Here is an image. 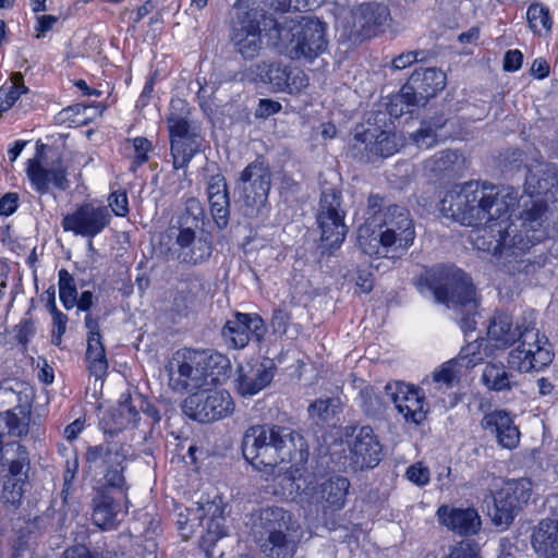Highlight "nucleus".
Listing matches in <instances>:
<instances>
[{
	"instance_id": "nucleus-1",
	"label": "nucleus",
	"mask_w": 558,
	"mask_h": 558,
	"mask_svg": "<svg viewBox=\"0 0 558 558\" xmlns=\"http://www.w3.org/2000/svg\"><path fill=\"white\" fill-rule=\"evenodd\" d=\"M242 453L255 469L274 470L282 462L303 465L308 458V447L300 433L284 426L263 424L245 430Z\"/></svg>"
},
{
	"instance_id": "nucleus-2",
	"label": "nucleus",
	"mask_w": 558,
	"mask_h": 558,
	"mask_svg": "<svg viewBox=\"0 0 558 558\" xmlns=\"http://www.w3.org/2000/svg\"><path fill=\"white\" fill-rule=\"evenodd\" d=\"M414 284L421 294H430L436 303L459 312L460 326L465 333L475 329L478 300L466 272L454 266L437 265L425 269Z\"/></svg>"
},
{
	"instance_id": "nucleus-3",
	"label": "nucleus",
	"mask_w": 558,
	"mask_h": 558,
	"mask_svg": "<svg viewBox=\"0 0 558 558\" xmlns=\"http://www.w3.org/2000/svg\"><path fill=\"white\" fill-rule=\"evenodd\" d=\"M264 17V26H271L269 37L280 53L292 60H314L328 47L326 22L314 15L300 19L283 17L281 21Z\"/></svg>"
},
{
	"instance_id": "nucleus-4",
	"label": "nucleus",
	"mask_w": 558,
	"mask_h": 558,
	"mask_svg": "<svg viewBox=\"0 0 558 558\" xmlns=\"http://www.w3.org/2000/svg\"><path fill=\"white\" fill-rule=\"evenodd\" d=\"M230 367L229 359L219 352L183 348L166 365L168 385L175 392L198 390L217 385Z\"/></svg>"
},
{
	"instance_id": "nucleus-5",
	"label": "nucleus",
	"mask_w": 558,
	"mask_h": 558,
	"mask_svg": "<svg viewBox=\"0 0 558 558\" xmlns=\"http://www.w3.org/2000/svg\"><path fill=\"white\" fill-rule=\"evenodd\" d=\"M205 211L197 198L191 197L185 209L169 227L170 238L177 245V258L180 263L196 266L207 260L213 253V243L204 234Z\"/></svg>"
},
{
	"instance_id": "nucleus-6",
	"label": "nucleus",
	"mask_w": 558,
	"mask_h": 558,
	"mask_svg": "<svg viewBox=\"0 0 558 558\" xmlns=\"http://www.w3.org/2000/svg\"><path fill=\"white\" fill-rule=\"evenodd\" d=\"M126 454L125 444L109 436L105 441L87 448L85 461L89 472L102 476L100 485L119 488L128 485L123 474Z\"/></svg>"
},
{
	"instance_id": "nucleus-7",
	"label": "nucleus",
	"mask_w": 558,
	"mask_h": 558,
	"mask_svg": "<svg viewBox=\"0 0 558 558\" xmlns=\"http://www.w3.org/2000/svg\"><path fill=\"white\" fill-rule=\"evenodd\" d=\"M526 229L521 223L497 221V234L501 241L504 254L502 266L509 274L527 272L531 266L529 259L523 258L524 254L536 243L546 239V232L541 230Z\"/></svg>"
},
{
	"instance_id": "nucleus-8",
	"label": "nucleus",
	"mask_w": 558,
	"mask_h": 558,
	"mask_svg": "<svg viewBox=\"0 0 558 558\" xmlns=\"http://www.w3.org/2000/svg\"><path fill=\"white\" fill-rule=\"evenodd\" d=\"M270 186L271 172L264 161L255 160L244 168L235 191L245 217L258 218L265 214Z\"/></svg>"
},
{
	"instance_id": "nucleus-9",
	"label": "nucleus",
	"mask_w": 558,
	"mask_h": 558,
	"mask_svg": "<svg viewBox=\"0 0 558 558\" xmlns=\"http://www.w3.org/2000/svg\"><path fill=\"white\" fill-rule=\"evenodd\" d=\"M344 218L345 210L342 207L341 191L335 187H324L316 213L323 247L338 248L344 241L348 232Z\"/></svg>"
},
{
	"instance_id": "nucleus-10",
	"label": "nucleus",
	"mask_w": 558,
	"mask_h": 558,
	"mask_svg": "<svg viewBox=\"0 0 558 558\" xmlns=\"http://www.w3.org/2000/svg\"><path fill=\"white\" fill-rule=\"evenodd\" d=\"M379 242L384 248H392V254L412 245L415 230L410 213L405 207L389 205L378 220Z\"/></svg>"
},
{
	"instance_id": "nucleus-11",
	"label": "nucleus",
	"mask_w": 558,
	"mask_h": 558,
	"mask_svg": "<svg viewBox=\"0 0 558 558\" xmlns=\"http://www.w3.org/2000/svg\"><path fill=\"white\" fill-rule=\"evenodd\" d=\"M398 149L396 133L377 126L356 132L349 143L350 156L364 163L392 156Z\"/></svg>"
},
{
	"instance_id": "nucleus-12",
	"label": "nucleus",
	"mask_w": 558,
	"mask_h": 558,
	"mask_svg": "<svg viewBox=\"0 0 558 558\" xmlns=\"http://www.w3.org/2000/svg\"><path fill=\"white\" fill-rule=\"evenodd\" d=\"M532 493V482L527 478L507 482L493 495V508L488 509L493 523L509 526Z\"/></svg>"
},
{
	"instance_id": "nucleus-13",
	"label": "nucleus",
	"mask_w": 558,
	"mask_h": 558,
	"mask_svg": "<svg viewBox=\"0 0 558 558\" xmlns=\"http://www.w3.org/2000/svg\"><path fill=\"white\" fill-rule=\"evenodd\" d=\"M182 411L199 423H211L231 415L234 402L226 390L195 392L184 399Z\"/></svg>"
},
{
	"instance_id": "nucleus-14",
	"label": "nucleus",
	"mask_w": 558,
	"mask_h": 558,
	"mask_svg": "<svg viewBox=\"0 0 558 558\" xmlns=\"http://www.w3.org/2000/svg\"><path fill=\"white\" fill-rule=\"evenodd\" d=\"M128 485L112 488L99 485L93 498V522L102 530L114 529L126 513Z\"/></svg>"
},
{
	"instance_id": "nucleus-15",
	"label": "nucleus",
	"mask_w": 558,
	"mask_h": 558,
	"mask_svg": "<svg viewBox=\"0 0 558 558\" xmlns=\"http://www.w3.org/2000/svg\"><path fill=\"white\" fill-rule=\"evenodd\" d=\"M446 86V74L436 68L416 69L402 86L399 99L408 106H425Z\"/></svg>"
},
{
	"instance_id": "nucleus-16",
	"label": "nucleus",
	"mask_w": 558,
	"mask_h": 558,
	"mask_svg": "<svg viewBox=\"0 0 558 558\" xmlns=\"http://www.w3.org/2000/svg\"><path fill=\"white\" fill-rule=\"evenodd\" d=\"M260 14L256 10H236L231 25V43L235 50L247 60L256 58L263 47L259 27Z\"/></svg>"
},
{
	"instance_id": "nucleus-17",
	"label": "nucleus",
	"mask_w": 558,
	"mask_h": 558,
	"mask_svg": "<svg viewBox=\"0 0 558 558\" xmlns=\"http://www.w3.org/2000/svg\"><path fill=\"white\" fill-rule=\"evenodd\" d=\"M480 195L483 199L470 204L465 214L472 217L463 220V226L480 227L490 221L499 220L517 203V196L511 193L500 195L494 186L480 185Z\"/></svg>"
},
{
	"instance_id": "nucleus-18",
	"label": "nucleus",
	"mask_w": 558,
	"mask_h": 558,
	"mask_svg": "<svg viewBox=\"0 0 558 558\" xmlns=\"http://www.w3.org/2000/svg\"><path fill=\"white\" fill-rule=\"evenodd\" d=\"M351 15L352 24L347 34L354 43L378 35L390 20L389 8L378 2L362 3L351 12Z\"/></svg>"
},
{
	"instance_id": "nucleus-19",
	"label": "nucleus",
	"mask_w": 558,
	"mask_h": 558,
	"mask_svg": "<svg viewBox=\"0 0 558 558\" xmlns=\"http://www.w3.org/2000/svg\"><path fill=\"white\" fill-rule=\"evenodd\" d=\"M546 502L550 517L532 529L531 547L538 558H558V494L548 496Z\"/></svg>"
},
{
	"instance_id": "nucleus-20",
	"label": "nucleus",
	"mask_w": 558,
	"mask_h": 558,
	"mask_svg": "<svg viewBox=\"0 0 558 558\" xmlns=\"http://www.w3.org/2000/svg\"><path fill=\"white\" fill-rule=\"evenodd\" d=\"M111 214L106 206L83 204L74 213L62 218L64 231H72L76 235L93 239L109 226Z\"/></svg>"
},
{
	"instance_id": "nucleus-21",
	"label": "nucleus",
	"mask_w": 558,
	"mask_h": 558,
	"mask_svg": "<svg viewBox=\"0 0 558 558\" xmlns=\"http://www.w3.org/2000/svg\"><path fill=\"white\" fill-rule=\"evenodd\" d=\"M385 393L405 422L417 425L426 418L425 397L417 388L400 381L388 383L385 386Z\"/></svg>"
},
{
	"instance_id": "nucleus-22",
	"label": "nucleus",
	"mask_w": 558,
	"mask_h": 558,
	"mask_svg": "<svg viewBox=\"0 0 558 558\" xmlns=\"http://www.w3.org/2000/svg\"><path fill=\"white\" fill-rule=\"evenodd\" d=\"M292 514L282 507L271 506L252 514V533L257 543L295 530Z\"/></svg>"
},
{
	"instance_id": "nucleus-23",
	"label": "nucleus",
	"mask_w": 558,
	"mask_h": 558,
	"mask_svg": "<svg viewBox=\"0 0 558 558\" xmlns=\"http://www.w3.org/2000/svg\"><path fill=\"white\" fill-rule=\"evenodd\" d=\"M478 193V182L470 181L462 185H454L441 198L439 209L444 216L462 225L463 220L471 217L465 214L470 204L483 199V196Z\"/></svg>"
},
{
	"instance_id": "nucleus-24",
	"label": "nucleus",
	"mask_w": 558,
	"mask_h": 558,
	"mask_svg": "<svg viewBox=\"0 0 558 558\" xmlns=\"http://www.w3.org/2000/svg\"><path fill=\"white\" fill-rule=\"evenodd\" d=\"M353 440L350 444V452L355 465L363 470L376 466L383 458V446L371 426L360 428L350 427Z\"/></svg>"
},
{
	"instance_id": "nucleus-25",
	"label": "nucleus",
	"mask_w": 558,
	"mask_h": 558,
	"mask_svg": "<svg viewBox=\"0 0 558 558\" xmlns=\"http://www.w3.org/2000/svg\"><path fill=\"white\" fill-rule=\"evenodd\" d=\"M524 190L530 196L545 195L558 199V168L543 160H534L527 167Z\"/></svg>"
},
{
	"instance_id": "nucleus-26",
	"label": "nucleus",
	"mask_w": 558,
	"mask_h": 558,
	"mask_svg": "<svg viewBox=\"0 0 558 558\" xmlns=\"http://www.w3.org/2000/svg\"><path fill=\"white\" fill-rule=\"evenodd\" d=\"M481 427L496 438L497 444L506 449H514L520 444L521 433L513 415L507 410H494L481 420Z\"/></svg>"
},
{
	"instance_id": "nucleus-27",
	"label": "nucleus",
	"mask_w": 558,
	"mask_h": 558,
	"mask_svg": "<svg viewBox=\"0 0 558 558\" xmlns=\"http://www.w3.org/2000/svg\"><path fill=\"white\" fill-rule=\"evenodd\" d=\"M276 365L272 360L238 367L236 390L243 397H252L266 388L274 379Z\"/></svg>"
},
{
	"instance_id": "nucleus-28",
	"label": "nucleus",
	"mask_w": 558,
	"mask_h": 558,
	"mask_svg": "<svg viewBox=\"0 0 558 558\" xmlns=\"http://www.w3.org/2000/svg\"><path fill=\"white\" fill-rule=\"evenodd\" d=\"M439 521L460 535H475L482 526V520L474 508H450L440 506L437 511Z\"/></svg>"
},
{
	"instance_id": "nucleus-29",
	"label": "nucleus",
	"mask_w": 558,
	"mask_h": 558,
	"mask_svg": "<svg viewBox=\"0 0 558 558\" xmlns=\"http://www.w3.org/2000/svg\"><path fill=\"white\" fill-rule=\"evenodd\" d=\"M138 418L140 413L133 404L131 397L122 396V400L104 415L100 424L105 434L114 437V434L130 426H135Z\"/></svg>"
},
{
	"instance_id": "nucleus-30",
	"label": "nucleus",
	"mask_w": 558,
	"mask_h": 558,
	"mask_svg": "<svg viewBox=\"0 0 558 558\" xmlns=\"http://www.w3.org/2000/svg\"><path fill=\"white\" fill-rule=\"evenodd\" d=\"M27 175L36 191L40 194L48 192L50 183L61 191H64L69 187L66 170L60 161L58 165L47 169L43 167L37 160H29L27 167Z\"/></svg>"
},
{
	"instance_id": "nucleus-31",
	"label": "nucleus",
	"mask_w": 558,
	"mask_h": 558,
	"mask_svg": "<svg viewBox=\"0 0 558 558\" xmlns=\"http://www.w3.org/2000/svg\"><path fill=\"white\" fill-rule=\"evenodd\" d=\"M482 384L492 391H511L519 386V375L502 362H489L482 372Z\"/></svg>"
},
{
	"instance_id": "nucleus-32",
	"label": "nucleus",
	"mask_w": 558,
	"mask_h": 558,
	"mask_svg": "<svg viewBox=\"0 0 558 558\" xmlns=\"http://www.w3.org/2000/svg\"><path fill=\"white\" fill-rule=\"evenodd\" d=\"M553 357V351L536 350V356H533L531 349L524 350L518 345L509 352L507 363L509 368L520 376L522 373L544 368L551 363Z\"/></svg>"
},
{
	"instance_id": "nucleus-33",
	"label": "nucleus",
	"mask_w": 558,
	"mask_h": 558,
	"mask_svg": "<svg viewBox=\"0 0 558 558\" xmlns=\"http://www.w3.org/2000/svg\"><path fill=\"white\" fill-rule=\"evenodd\" d=\"M350 482L343 476H331L319 485L318 498L326 513L341 510L347 500Z\"/></svg>"
},
{
	"instance_id": "nucleus-34",
	"label": "nucleus",
	"mask_w": 558,
	"mask_h": 558,
	"mask_svg": "<svg viewBox=\"0 0 558 558\" xmlns=\"http://www.w3.org/2000/svg\"><path fill=\"white\" fill-rule=\"evenodd\" d=\"M524 326L513 327L512 317L506 313H496L488 325L487 335L496 348L512 345L519 338Z\"/></svg>"
},
{
	"instance_id": "nucleus-35",
	"label": "nucleus",
	"mask_w": 558,
	"mask_h": 558,
	"mask_svg": "<svg viewBox=\"0 0 558 558\" xmlns=\"http://www.w3.org/2000/svg\"><path fill=\"white\" fill-rule=\"evenodd\" d=\"M3 436L0 441V475L9 473L11 475H24L29 470L28 452L24 446L19 442H9L2 446Z\"/></svg>"
},
{
	"instance_id": "nucleus-36",
	"label": "nucleus",
	"mask_w": 558,
	"mask_h": 558,
	"mask_svg": "<svg viewBox=\"0 0 558 558\" xmlns=\"http://www.w3.org/2000/svg\"><path fill=\"white\" fill-rule=\"evenodd\" d=\"M287 65L280 62H259L247 70V76L254 82H260L271 85L276 90L282 92L287 89V81L284 73Z\"/></svg>"
},
{
	"instance_id": "nucleus-37",
	"label": "nucleus",
	"mask_w": 558,
	"mask_h": 558,
	"mask_svg": "<svg viewBox=\"0 0 558 558\" xmlns=\"http://www.w3.org/2000/svg\"><path fill=\"white\" fill-rule=\"evenodd\" d=\"M267 558H302L298 556V542L290 532L257 543Z\"/></svg>"
},
{
	"instance_id": "nucleus-38",
	"label": "nucleus",
	"mask_w": 558,
	"mask_h": 558,
	"mask_svg": "<svg viewBox=\"0 0 558 558\" xmlns=\"http://www.w3.org/2000/svg\"><path fill=\"white\" fill-rule=\"evenodd\" d=\"M195 519L199 520L201 524H205L208 532L215 533L217 537L226 534L220 524V521L223 520V507L220 498L199 505L195 512Z\"/></svg>"
},
{
	"instance_id": "nucleus-39",
	"label": "nucleus",
	"mask_w": 558,
	"mask_h": 558,
	"mask_svg": "<svg viewBox=\"0 0 558 558\" xmlns=\"http://www.w3.org/2000/svg\"><path fill=\"white\" fill-rule=\"evenodd\" d=\"M202 138L195 133L184 138H175L171 142V156L174 169L185 167L193 156L201 149Z\"/></svg>"
},
{
	"instance_id": "nucleus-40",
	"label": "nucleus",
	"mask_w": 558,
	"mask_h": 558,
	"mask_svg": "<svg viewBox=\"0 0 558 558\" xmlns=\"http://www.w3.org/2000/svg\"><path fill=\"white\" fill-rule=\"evenodd\" d=\"M86 361L90 375L96 379H101L107 374L108 361L101 337L88 336Z\"/></svg>"
},
{
	"instance_id": "nucleus-41",
	"label": "nucleus",
	"mask_w": 558,
	"mask_h": 558,
	"mask_svg": "<svg viewBox=\"0 0 558 558\" xmlns=\"http://www.w3.org/2000/svg\"><path fill=\"white\" fill-rule=\"evenodd\" d=\"M4 481L0 485V501L8 506H17L25 493L27 485L28 473L24 475H11L9 473H2Z\"/></svg>"
},
{
	"instance_id": "nucleus-42",
	"label": "nucleus",
	"mask_w": 558,
	"mask_h": 558,
	"mask_svg": "<svg viewBox=\"0 0 558 558\" xmlns=\"http://www.w3.org/2000/svg\"><path fill=\"white\" fill-rule=\"evenodd\" d=\"M222 336L228 344L234 349L244 348L251 340L241 313L235 314L234 320H229L222 328Z\"/></svg>"
},
{
	"instance_id": "nucleus-43",
	"label": "nucleus",
	"mask_w": 558,
	"mask_h": 558,
	"mask_svg": "<svg viewBox=\"0 0 558 558\" xmlns=\"http://www.w3.org/2000/svg\"><path fill=\"white\" fill-rule=\"evenodd\" d=\"M481 230V234L474 240V245L477 250L490 253L504 260V254L501 248V241L497 234V221L490 226H486Z\"/></svg>"
},
{
	"instance_id": "nucleus-44",
	"label": "nucleus",
	"mask_w": 558,
	"mask_h": 558,
	"mask_svg": "<svg viewBox=\"0 0 558 558\" xmlns=\"http://www.w3.org/2000/svg\"><path fill=\"white\" fill-rule=\"evenodd\" d=\"M460 364L457 360H450L444 363L432 375V380H424V385L436 384L439 388H452L460 378Z\"/></svg>"
},
{
	"instance_id": "nucleus-45",
	"label": "nucleus",
	"mask_w": 558,
	"mask_h": 558,
	"mask_svg": "<svg viewBox=\"0 0 558 558\" xmlns=\"http://www.w3.org/2000/svg\"><path fill=\"white\" fill-rule=\"evenodd\" d=\"M517 341L524 350L531 349L533 356H536V350L551 351L547 337L541 335L539 330L531 324L523 327Z\"/></svg>"
},
{
	"instance_id": "nucleus-46",
	"label": "nucleus",
	"mask_w": 558,
	"mask_h": 558,
	"mask_svg": "<svg viewBox=\"0 0 558 558\" xmlns=\"http://www.w3.org/2000/svg\"><path fill=\"white\" fill-rule=\"evenodd\" d=\"M546 211L547 206L544 202H532L531 206L522 213L520 223L522 227L531 229L530 232H533V230H541L542 232H546L544 227Z\"/></svg>"
},
{
	"instance_id": "nucleus-47",
	"label": "nucleus",
	"mask_w": 558,
	"mask_h": 558,
	"mask_svg": "<svg viewBox=\"0 0 558 558\" xmlns=\"http://www.w3.org/2000/svg\"><path fill=\"white\" fill-rule=\"evenodd\" d=\"M340 400L338 398L317 399L308 407V414L317 423L330 421L340 411Z\"/></svg>"
},
{
	"instance_id": "nucleus-48",
	"label": "nucleus",
	"mask_w": 558,
	"mask_h": 558,
	"mask_svg": "<svg viewBox=\"0 0 558 558\" xmlns=\"http://www.w3.org/2000/svg\"><path fill=\"white\" fill-rule=\"evenodd\" d=\"M210 213L218 229H223L229 223L230 198L228 190L208 198Z\"/></svg>"
},
{
	"instance_id": "nucleus-49",
	"label": "nucleus",
	"mask_w": 558,
	"mask_h": 558,
	"mask_svg": "<svg viewBox=\"0 0 558 558\" xmlns=\"http://www.w3.org/2000/svg\"><path fill=\"white\" fill-rule=\"evenodd\" d=\"M360 400L363 411L369 416H379L385 412L386 402L372 386L361 389Z\"/></svg>"
},
{
	"instance_id": "nucleus-50",
	"label": "nucleus",
	"mask_w": 558,
	"mask_h": 558,
	"mask_svg": "<svg viewBox=\"0 0 558 558\" xmlns=\"http://www.w3.org/2000/svg\"><path fill=\"white\" fill-rule=\"evenodd\" d=\"M59 296L66 310H71L76 304L77 289L74 277L66 270H59Z\"/></svg>"
},
{
	"instance_id": "nucleus-51",
	"label": "nucleus",
	"mask_w": 558,
	"mask_h": 558,
	"mask_svg": "<svg viewBox=\"0 0 558 558\" xmlns=\"http://www.w3.org/2000/svg\"><path fill=\"white\" fill-rule=\"evenodd\" d=\"M526 17L534 33L542 34L548 32L551 27L549 11L539 3H533L529 7Z\"/></svg>"
},
{
	"instance_id": "nucleus-52",
	"label": "nucleus",
	"mask_w": 558,
	"mask_h": 558,
	"mask_svg": "<svg viewBox=\"0 0 558 558\" xmlns=\"http://www.w3.org/2000/svg\"><path fill=\"white\" fill-rule=\"evenodd\" d=\"M125 144L133 148L134 161L131 166V170L135 172L140 166L148 161V154L153 148L151 143L146 137H134L128 138Z\"/></svg>"
},
{
	"instance_id": "nucleus-53",
	"label": "nucleus",
	"mask_w": 558,
	"mask_h": 558,
	"mask_svg": "<svg viewBox=\"0 0 558 558\" xmlns=\"http://www.w3.org/2000/svg\"><path fill=\"white\" fill-rule=\"evenodd\" d=\"M283 80L287 81V89L284 92L290 94L299 93L308 86V77L303 70L296 66L287 65Z\"/></svg>"
},
{
	"instance_id": "nucleus-54",
	"label": "nucleus",
	"mask_w": 558,
	"mask_h": 558,
	"mask_svg": "<svg viewBox=\"0 0 558 558\" xmlns=\"http://www.w3.org/2000/svg\"><path fill=\"white\" fill-rule=\"evenodd\" d=\"M193 299L189 292L180 291L173 296L172 305L170 308L173 322L186 317L192 311Z\"/></svg>"
},
{
	"instance_id": "nucleus-55",
	"label": "nucleus",
	"mask_w": 558,
	"mask_h": 558,
	"mask_svg": "<svg viewBox=\"0 0 558 558\" xmlns=\"http://www.w3.org/2000/svg\"><path fill=\"white\" fill-rule=\"evenodd\" d=\"M363 229L360 230L359 235V244L362 251L369 255H388V253H392V248H384L379 242V232H373L371 235L365 236L363 233Z\"/></svg>"
},
{
	"instance_id": "nucleus-56",
	"label": "nucleus",
	"mask_w": 558,
	"mask_h": 558,
	"mask_svg": "<svg viewBox=\"0 0 558 558\" xmlns=\"http://www.w3.org/2000/svg\"><path fill=\"white\" fill-rule=\"evenodd\" d=\"M167 123L171 141L175 138H184L185 136L196 133L191 130L189 122L184 118L175 113H171L168 117Z\"/></svg>"
},
{
	"instance_id": "nucleus-57",
	"label": "nucleus",
	"mask_w": 558,
	"mask_h": 558,
	"mask_svg": "<svg viewBox=\"0 0 558 558\" xmlns=\"http://www.w3.org/2000/svg\"><path fill=\"white\" fill-rule=\"evenodd\" d=\"M459 154L452 149L441 150L436 154L429 162H432V169L434 171H447L450 170L453 165L458 161Z\"/></svg>"
},
{
	"instance_id": "nucleus-58",
	"label": "nucleus",
	"mask_w": 558,
	"mask_h": 558,
	"mask_svg": "<svg viewBox=\"0 0 558 558\" xmlns=\"http://www.w3.org/2000/svg\"><path fill=\"white\" fill-rule=\"evenodd\" d=\"M241 317L246 326L248 336L254 337L258 342L264 338L266 327L262 317L257 314H243Z\"/></svg>"
},
{
	"instance_id": "nucleus-59",
	"label": "nucleus",
	"mask_w": 558,
	"mask_h": 558,
	"mask_svg": "<svg viewBox=\"0 0 558 558\" xmlns=\"http://www.w3.org/2000/svg\"><path fill=\"white\" fill-rule=\"evenodd\" d=\"M291 319V314L287 310L286 305H281L276 308L272 313L270 326L275 333H286Z\"/></svg>"
},
{
	"instance_id": "nucleus-60",
	"label": "nucleus",
	"mask_w": 558,
	"mask_h": 558,
	"mask_svg": "<svg viewBox=\"0 0 558 558\" xmlns=\"http://www.w3.org/2000/svg\"><path fill=\"white\" fill-rule=\"evenodd\" d=\"M480 548L471 541L460 542L446 558H478Z\"/></svg>"
},
{
	"instance_id": "nucleus-61",
	"label": "nucleus",
	"mask_w": 558,
	"mask_h": 558,
	"mask_svg": "<svg viewBox=\"0 0 558 558\" xmlns=\"http://www.w3.org/2000/svg\"><path fill=\"white\" fill-rule=\"evenodd\" d=\"M109 207L119 217H125L129 213V202L125 192H112L109 197Z\"/></svg>"
},
{
	"instance_id": "nucleus-62",
	"label": "nucleus",
	"mask_w": 558,
	"mask_h": 558,
	"mask_svg": "<svg viewBox=\"0 0 558 558\" xmlns=\"http://www.w3.org/2000/svg\"><path fill=\"white\" fill-rule=\"evenodd\" d=\"M384 199L379 195H371L367 201L368 215L367 218V227L365 231H367L372 226H377L378 220L383 217L381 207Z\"/></svg>"
},
{
	"instance_id": "nucleus-63",
	"label": "nucleus",
	"mask_w": 558,
	"mask_h": 558,
	"mask_svg": "<svg viewBox=\"0 0 558 558\" xmlns=\"http://www.w3.org/2000/svg\"><path fill=\"white\" fill-rule=\"evenodd\" d=\"M405 475L410 482L417 486H424L429 482V470L421 462L409 466Z\"/></svg>"
},
{
	"instance_id": "nucleus-64",
	"label": "nucleus",
	"mask_w": 558,
	"mask_h": 558,
	"mask_svg": "<svg viewBox=\"0 0 558 558\" xmlns=\"http://www.w3.org/2000/svg\"><path fill=\"white\" fill-rule=\"evenodd\" d=\"M413 141L418 147L428 148L436 143V132L435 130L427 125L418 129L413 135Z\"/></svg>"
}]
</instances>
